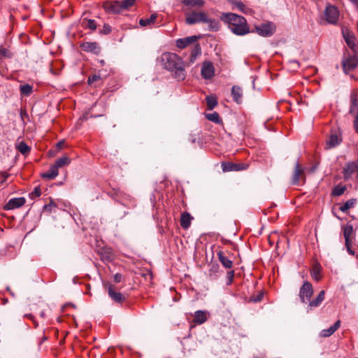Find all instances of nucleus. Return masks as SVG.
<instances>
[{
    "mask_svg": "<svg viewBox=\"0 0 358 358\" xmlns=\"http://www.w3.org/2000/svg\"><path fill=\"white\" fill-rule=\"evenodd\" d=\"M262 298H263V294L259 293L257 296H251L250 301L257 303V302L261 301L262 300Z\"/></svg>",
    "mask_w": 358,
    "mask_h": 358,
    "instance_id": "09e8293b",
    "label": "nucleus"
},
{
    "mask_svg": "<svg viewBox=\"0 0 358 358\" xmlns=\"http://www.w3.org/2000/svg\"><path fill=\"white\" fill-rule=\"evenodd\" d=\"M157 17V15L156 13H153L148 18L141 19L139 21V24L141 26L143 27L153 24L155 22Z\"/></svg>",
    "mask_w": 358,
    "mask_h": 358,
    "instance_id": "c9c22d12",
    "label": "nucleus"
},
{
    "mask_svg": "<svg viewBox=\"0 0 358 358\" xmlns=\"http://www.w3.org/2000/svg\"><path fill=\"white\" fill-rule=\"evenodd\" d=\"M160 60L164 69L170 71L174 78L178 81L185 79V62L178 55L172 52H164Z\"/></svg>",
    "mask_w": 358,
    "mask_h": 358,
    "instance_id": "f257e3e1",
    "label": "nucleus"
},
{
    "mask_svg": "<svg viewBox=\"0 0 358 358\" xmlns=\"http://www.w3.org/2000/svg\"><path fill=\"white\" fill-rule=\"evenodd\" d=\"M201 74L204 79H210L215 75V68L212 62L209 61H205L203 63Z\"/></svg>",
    "mask_w": 358,
    "mask_h": 358,
    "instance_id": "4468645a",
    "label": "nucleus"
},
{
    "mask_svg": "<svg viewBox=\"0 0 358 358\" xmlns=\"http://www.w3.org/2000/svg\"><path fill=\"white\" fill-rule=\"evenodd\" d=\"M220 275V266L217 264H213L209 270V275L212 279L217 278Z\"/></svg>",
    "mask_w": 358,
    "mask_h": 358,
    "instance_id": "f704fd0d",
    "label": "nucleus"
},
{
    "mask_svg": "<svg viewBox=\"0 0 358 358\" xmlns=\"http://www.w3.org/2000/svg\"><path fill=\"white\" fill-rule=\"evenodd\" d=\"M136 0H123L122 2L124 9H127V8L131 6Z\"/></svg>",
    "mask_w": 358,
    "mask_h": 358,
    "instance_id": "8fccbe9b",
    "label": "nucleus"
},
{
    "mask_svg": "<svg viewBox=\"0 0 358 358\" xmlns=\"http://www.w3.org/2000/svg\"><path fill=\"white\" fill-rule=\"evenodd\" d=\"M122 280V274L120 273H116L115 275H114V281L116 282V283H118L120 282H121Z\"/></svg>",
    "mask_w": 358,
    "mask_h": 358,
    "instance_id": "603ef678",
    "label": "nucleus"
},
{
    "mask_svg": "<svg viewBox=\"0 0 358 358\" xmlns=\"http://www.w3.org/2000/svg\"><path fill=\"white\" fill-rule=\"evenodd\" d=\"M255 29L257 33L264 37H269L275 31V26L273 22L262 24Z\"/></svg>",
    "mask_w": 358,
    "mask_h": 358,
    "instance_id": "9b49d317",
    "label": "nucleus"
},
{
    "mask_svg": "<svg viewBox=\"0 0 358 358\" xmlns=\"http://www.w3.org/2000/svg\"><path fill=\"white\" fill-rule=\"evenodd\" d=\"M182 3L188 8H201L205 4L204 0H182Z\"/></svg>",
    "mask_w": 358,
    "mask_h": 358,
    "instance_id": "cd10ccee",
    "label": "nucleus"
},
{
    "mask_svg": "<svg viewBox=\"0 0 358 358\" xmlns=\"http://www.w3.org/2000/svg\"><path fill=\"white\" fill-rule=\"evenodd\" d=\"M58 169L52 164L48 171L41 174V177L44 179L52 180L58 176Z\"/></svg>",
    "mask_w": 358,
    "mask_h": 358,
    "instance_id": "393cba45",
    "label": "nucleus"
},
{
    "mask_svg": "<svg viewBox=\"0 0 358 358\" xmlns=\"http://www.w3.org/2000/svg\"><path fill=\"white\" fill-rule=\"evenodd\" d=\"M103 7L107 12L112 13H119L124 9L122 2L118 1L106 3L103 5Z\"/></svg>",
    "mask_w": 358,
    "mask_h": 358,
    "instance_id": "2eb2a0df",
    "label": "nucleus"
},
{
    "mask_svg": "<svg viewBox=\"0 0 358 358\" xmlns=\"http://www.w3.org/2000/svg\"><path fill=\"white\" fill-rule=\"evenodd\" d=\"M305 180V169L299 162H296L292 176V184L294 185H297L300 183L301 181L304 182Z\"/></svg>",
    "mask_w": 358,
    "mask_h": 358,
    "instance_id": "6e6552de",
    "label": "nucleus"
},
{
    "mask_svg": "<svg viewBox=\"0 0 358 358\" xmlns=\"http://www.w3.org/2000/svg\"><path fill=\"white\" fill-rule=\"evenodd\" d=\"M41 194V190L39 187H36L34 190L29 193V196L31 199H35L38 198Z\"/></svg>",
    "mask_w": 358,
    "mask_h": 358,
    "instance_id": "c03bdc74",
    "label": "nucleus"
},
{
    "mask_svg": "<svg viewBox=\"0 0 358 358\" xmlns=\"http://www.w3.org/2000/svg\"><path fill=\"white\" fill-rule=\"evenodd\" d=\"M193 217L187 212H184L180 216V226L184 229H187L190 225Z\"/></svg>",
    "mask_w": 358,
    "mask_h": 358,
    "instance_id": "412c9836",
    "label": "nucleus"
},
{
    "mask_svg": "<svg viewBox=\"0 0 358 358\" xmlns=\"http://www.w3.org/2000/svg\"><path fill=\"white\" fill-rule=\"evenodd\" d=\"M206 100L208 110H213L217 105V100L214 96H207Z\"/></svg>",
    "mask_w": 358,
    "mask_h": 358,
    "instance_id": "4c0bfd02",
    "label": "nucleus"
},
{
    "mask_svg": "<svg viewBox=\"0 0 358 358\" xmlns=\"http://www.w3.org/2000/svg\"><path fill=\"white\" fill-rule=\"evenodd\" d=\"M341 64L343 72L348 74L358 67V57L356 55L345 57L342 59Z\"/></svg>",
    "mask_w": 358,
    "mask_h": 358,
    "instance_id": "39448f33",
    "label": "nucleus"
},
{
    "mask_svg": "<svg viewBox=\"0 0 358 358\" xmlns=\"http://www.w3.org/2000/svg\"><path fill=\"white\" fill-rule=\"evenodd\" d=\"M71 159L67 156H63L62 157H60L57 159L54 165L57 168H62L63 166H67L70 164Z\"/></svg>",
    "mask_w": 358,
    "mask_h": 358,
    "instance_id": "72a5a7b5",
    "label": "nucleus"
},
{
    "mask_svg": "<svg viewBox=\"0 0 358 358\" xmlns=\"http://www.w3.org/2000/svg\"><path fill=\"white\" fill-rule=\"evenodd\" d=\"M342 35L348 46L352 50L356 52L357 41L355 34L350 29L343 27L342 29Z\"/></svg>",
    "mask_w": 358,
    "mask_h": 358,
    "instance_id": "0eeeda50",
    "label": "nucleus"
},
{
    "mask_svg": "<svg viewBox=\"0 0 358 358\" xmlns=\"http://www.w3.org/2000/svg\"><path fill=\"white\" fill-rule=\"evenodd\" d=\"M324 295H325L324 291L322 290L319 293V294L317 295V296L316 297L315 299H314L313 301L310 300V301H308L309 302L308 308H310V310L313 309V308L318 307L322 303V302L324 301Z\"/></svg>",
    "mask_w": 358,
    "mask_h": 358,
    "instance_id": "a878e982",
    "label": "nucleus"
},
{
    "mask_svg": "<svg viewBox=\"0 0 358 358\" xmlns=\"http://www.w3.org/2000/svg\"><path fill=\"white\" fill-rule=\"evenodd\" d=\"M111 27L108 24H105L103 26V28L100 30V33L103 34H108L111 32Z\"/></svg>",
    "mask_w": 358,
    "mask_h": 358,
    "instance_id": "de8ad7c7",
    "label": "nucleus"
},
{
    "mask_svg": "<svg viewBox=\"0 0 358 358\" xmlns=\"http://www.w3.org/2000/svg\"><path fill=\"white\" fill-rule=\"evenodd\" d=\"M342 133L340 129L331 131V134L326 141L325 148L331 149L339 145L342 143Z\"/></svg>",
    "mask_w": 358,
    "mask_h": 358,
    "instance_id": "423d86ee",
    "label": "nucleus"
},
{
    "mask_svg": "<svg viewBox=\"0 0 358 358\" xmlns=\"http://www.w3.org/2000/svg\"><path fill=\"white\" fill-rule=\"evenodd\" d=\"M356 203H357L356 199H350L348 200L346 202H345L343 204H342L339 207V210L343 213H345L350 208H353Z\"/></svg>",
    "mask_w": 358,
    "mask_h": 358,
    "instance_id": "473e14b6",
    "label": "nucleus"
},
{
    "mask_svg": "<svg viewBox=\"0 0 358 358\" xmlns=\"http://www.w3.org/2000/svg\"><path fill=\"white\" fill-rule=\"evenodd\" d=\"M26 202L24 197L13 198L10 199L8 203L5 205L4 209L9 210L22 206Z\"/></svg>",
    "mask_w": 358,
    "mask_h": 358,
    "instance_id": "f3484780",
    "label": "nucleus"
},
{
    "mask_svg": "<svg viewBox=\"0 0 358 358\" xmlns=\"http://www.w3.org/2000/svg\"><path fill=\"white\" fill-rule=\"evenodd\" d=\"M217 255L218 257L219 261L224 268L231 269L233 267L232 261L224 255L223 251L219 250L217 252Z\"/></svg>",
    "mask_w": 358,
    "mask_h": 358,
    "instance_id": "4be33fe9",
    "label": "nucleus"
},
{
    "mask_svg": "<svg viewBox=\"0 0 358 358\" xmlns=\"http://www.w3.org/2000/svg\"><path fill=\"white\" fill-rule=\"evenodd\" d=\"M201 50L200 45L198 43L195 44L191 51L189 63L193 64L196 61L197 57L201 55Z\"/></svg>",
    "mask_w": 358,
    "mask_h": 358,
    "instance_id": "2f4dec72",
    "label": "nucleus"
},
{
    "mask_svg": "<svg viewBox=\"0 0 358 358\" xmlns=\"http://www.w3.org/2000/svg\"><path fill=\"white\" fill-rule=\"evenodd\" d=\"M108 289V293L109 296L116 303H122L125 298L124 296L115 290V287L111 284L106 285Z\"/></svg>",
    "mask_w": 358,
    "mask_h": 358,
    "instance_id": "dca6fc26",
    "label": "nucleus"
},
{
    "mask_svg": "<svg viewBox=\"0 0 358 358\" xmlns=\"http://www.w3.org/2000/svg\"><path fill=\"white\" fill-rule=\"evenodd\" d=\"M15 148L24 155H27L29 154L31 148L30 147L25 143L24 141H17L15 143Z\"/></svg>",
    "mask_w": 358,
    "mask_h": 358,
    "instance_id": "c85d7f7f",
    "label": "nucleus"
},
{
    "mask_svg": "<svg viewBox=\"0 0 358 358\" xmlns=\"http://www.w3.org/2000/svg\"><path fill=\"white\" fill-rule=\"evenodd\" d=\"M232 3L242 13H249L250 9L246 7V6L240 1H233Z\"/></svg>",
    "mask_w": 358,
    "mask_h": 358,
    "instance_id": "a19ab883",
    "label": "nucleus"
},
{
    "mask_svg": "<svg viewBox=\"0 0 358 358\" xmlns=\"http://www.w3.org/2000/svg\"><path fill=\"white\" fill-rule=\"evenodd\" d=\"M348 115L352 118V127L358 134V91L353 90L350 96Z\"/></svg>",
    "mask_w": 358,
    "mask_h": 358,
    "instance_id": "7ed1b4c3",
    "label": "nucleus"
},
{
    "mask_svg": "<svg viewBox=\"0 0 358 358\" xmlns=\"http://www.w3.org/2000/svg\"><path fill=\"white\" fill-rule=\"evenodd\" d=\"M0 54L1 56L7 58H10L12 57V53L5 48H0Z\"/></svg>",
    "mask_w": 358,
    "mask_h": 358,
    "instance_id": "49530a36",
    "label": "nucleus"
},
{
    "mask_svg": "<svg viewBox=\"0 0 358 358\" xmlns=\"http://www.w3.org/2000/svg\"><path fill=\"white\" fill-rule=\"evenodd\" d=\"M221 20L228 25L230 31L237 36H244L250 32V27L246 19L233 13H224Z\"/></svg>",
    "mask_w": 358,
    "mask_h": 358,
    "instance_id": "f03ea898",
    "label": "nucleus"
},
{
    "mask_svg": "<svg viewBox=\"0 0 358 358\" xmlns=\"http://www.w3.org/2000/svg\"><path fill=\"white\" fill-rule=\"evenodd\" d=\"M80 48L83 51L94 52L98 54L100 51V48L96 42H85L80 45Z\"/></svg>",
    "mask_w": 358,
    "mask_h": 358,
    "instance_id": "6ab92c4d",
    "label": "nucleus"
},
{
    "mask_svg": "<svg viewBox=\"0 0 358 358\" xmlns=\"http://www.w3.org/2000/svg\"><path fill=\"white\" fill-rule=\"evenodd\" d=\"M206 20L203 23L208 24V29L213 31H217L220 27V24L218 20L208 17V15L206 17Z\"/></svg>",
    "mask_w": 358,
    "mask_h": 358,
    "instance_id": "bb28decb",
    "label": "nucleus"
},
{
    "mask_svg": "<svg viewBox=\"0 0 358 358\" xmlns=\"http://www.w3.org/2000/svg\"><path fill=\"white\" fill-rule=\"evenodd\" d=\"M355 241H349L348 242H345V246L349 255L352 256L356 255L358 258V255H356Z\"/></svg>",
    "mask_w": 358,
    "mask_h": 358,
    "instance_id": "e433bc0d",
    "label": "nucleus"
},
{
    "mask_svg": "<svg viewBox=\"0 0 358 358\" xmlns=\"http://www.w3.org/2000/svg\"><path fill=\"white\" fill-rule=\"evenodd\" d=\"M87 83L90 85H94V87H97L102 85L103 81L100 75L94 74L88 77Z\"/></svg>",
    "mask_w": 358,
    "mask_h": 358,
    "instance_id": "c756f323",
    "label": "nucleus"
},
{
    "mask_svg": "<svg viewBox=\"0 0 358 358\" xmlns=\"http://www.w3.org/2000/svg\"><path fill=\"white\" fill-rule=\"evenodd\" d=\"M313 293V289L311 283L308 281L303 282L299 290V298L302 303H306L310 301Z\"/></svg>",
    "mask_w": 358,
    "mask_h": 358,
    "instance_id": "1a4fd4ad",
    "label": "nucleus"
},
{
    "mask_svg": "<svg viewBox=\"0 0 358 358\" xmlns=\"http://www.w3.org/2000/svg\"><path fill=\"white\" fill-rule=\"evenodd\" d=\"M20 90L22 95L28 96L32 92V86L29 84L23 85L20 86Z\"/></svg>",
    "mask_w": 358,
    "mask_h": 358,
    "instance_id": "37998d69",
    "label": "nucleus"
},
{
    "mask_svg": "<svg viewBox=\"0 0 358 358\" xmlns=\"http://www.w3.org/2000/svg\"><path fill=\"white\" fill-rule=\"evenodd\" d=\"M358 8V0H350Z\"/></svg>",
    "mask_w": 358,
    "mask_h": 358,
    "instance_id": "4d7b16f0",
    "label": "nucleus"
},
{
    "mask_svg": "<svg viewBox=\"0 0 358 358\" xmlns=\"http://www.w3.org/2000/svg\"><path fill=\"white\" fill-rule=\"evenodd\" d=\"M248 167V164L240 163L236 164L232 162H222V169L224 172L229 171H238L247 169Z\"/></svg>",
    "mask_w": 358,
    "mask_h": 358,
    "instance_id": "ddd939ff",
    "label": "nucleus"
},
{
    "mask_svg": "<svg viewBox=\"0 0 358 358\" xmlns=\"http://www.w3.org/2000/svg\"><path fill=\"white\" fill-rule=\"evenodd\" d=\"M231 95L233 100L238 104H241L243 101V90L237 85H234L231 88Z\"/></svg>",
    "mask_w": 358,
    "mask_h": 358,
    "instance_id": "aec40b11",
    "label": "nucleus"
},
{
    "mask_svg": "<svg viewBox=\"0 0 358 358\" xmlns=\"http://www.w3.org/2000/svg\"><path fill=\"white\" fill-rule=\"evenodd\" d=\"M354 173L356 174V178L358 181V159L356 161L348 163L343 171L345 180L350 179Z\"/></svg>",
    "mask_w": 358,
    "mask_h": 358,
    "instance_id": "f8f14e48",
    "label": "nucleus"
},
{
    "mask_svg": "<svg viewBox=\"0 0 358 358\" xmlns=\"http://www.w3.org/2000/svg\"><path fill=\"white\" fill-rule=\"evenodd\" d=\"M293 63L296 64L297 66L299 65V62L297 61H292Z\"/></svg>",
    "mask_w": 358,
    "mask_h": 358,
    "instance_id": "052dcab7",
    "label": "nucleus"
},
{
    "mask_svg": "<svg viewBox=\"0 0 358 358\" xmlns=\"http://www.w3.org/2000/svg\"><path fill=\"white\" fill-rule=\"evenodd\" d=\"M83 25L85 28H88L92 31H94L96 29V23L94 20L84 19L83 21Z\"/></svg>",
    "mask_w": 358,
    "mask_h": 358,
    "instance_id": "79ce46f5",
    "label": "nucleus"
},
{
    "mask_svg": "<svg viewBox=\"0 0 358 358\" xmlns=\"http://www.w3.org/2000/svg\"><path fill=\"white\" fill-rule=\"evenodd\" d=\"M27 317H28L29 318H30L31 320H34V316H33V315H27Z\"/></svg>",
    "mask_w": 358,
    "mask_h": 358,
    "instance_id": "bf43d9fd",
    "label": "nucleus"
},
{
    "mask_svg": "<svg viewBox=\"0 0 358 358\" xmlns=\"http://www.w3.org/2000/svg\"><path fill=\"white\" fill-rule=\"evenodd\" d=\"M343 236L345 242L355 241V235L354 234L353 227L351 224H347L343 228Z\"/></svg>",
    "mask_w": 358,
    "mask_h": 358,
    "instance_id": "b1692460",
    "label": "nucleus"
},
{
    "mask_svg": "<svg viewBox=\"0 0 358 358\" xmlns=\"http://www.w3.org/2000/svg\"><path fill=\"white\" fill-rule=\"evenodd\" d=\"M185 22L187 24L192 25L196 23L204 22L206 20L207 13L204 11H192L185 13Z\"/></svg>",
    "mask_w": 358,
    "mask_h": 358,
    "instance_id": "20e7f679",
    "label": "nucleus"
},
{
    "mask_svg": "<svg viewBox=\"0 0 358 358\" xmlns=\"http://www.w3.org/2000/svg\"><path fill=\"white\" fill-rule=\"evenodd\" d=\"M64 143V141H61L57 143V146L58 147V148L60 149V148H62L63 147Z\"/></svg>",
    "mask_w": 358,
    "mask_h": 358,
    "instance_id": "6e6d98bb",
    "label": "nucleus"
},
{
    "mask_svg": "<svg viewBox=\"0 0 358 358\" xmlns=\"http://www.w3.org/2000/svg\"><path fill=\"white\" fill-rule=\"evenodd\" d=\"M53 207H55V205L53 203H52V202H51V203H49V204L45 205V206H43V209H44L45 210H46V211H49V212H50V211L52 210V208Z\"/></svg>",
    "mask_w": 358,
    "mask_h": 358,
    "instance_id": "3c124183",
    "label": "nucleus"
},
{
    "mask_svg": "<svg viewBox=\"0 0 358 358\" xmlns=\"http://www.w3.org/2000/svg\"><path fill=\"white\" fill-rule=\"evenodd\" d=\"M92 116L96 117H100V116H101V114H93V113H92Z\"/></svg>",
    "mask_w": 358,
    "mask_h": 358,
    "instance_id": "13d9d810",
    "label": "nucleus"
},
{
    "mask_svg": "<svg viewBox=\"0 0 358 358\" xmlns=\"http://www.w3.org/2000/svg\"><path fill=\"white\" fill-rule=\"evenodd\" d=\"M345 190H346V187L345 186H343V185H336L334 187V189H332L331 195L334 196H341L343 194H344Z\"/></svg>",
    "mask_w": 358,
    "mask_h": 358,
    "instance_id": "ea45409f",
    "label": "nucleus"
},
{
    "mask_svg": "<svg viewBox=\"0 0 358 358\" xmlns=\"http://www.w3.org/2000/svg\"><path fill=\"white\" fill-rule=\"evenodd\" d=\"M199 38V37L196 36H192L189 37L178 39L176 41V45L179 48H185L188 45H190L192 43L196 42V41Z\"/></svg>",
    "mask_w": 358,
    "mask_h": 358,
    "instance_id": "a211bd4d",
    "label": "nucleus"
},
{
    "mask_svg": "<svg viewBox=\"0 0 358 358\" xmlns=\"http://www.w3.org/2000/svg\"><path fill=\"white\" fill-rule=\"evenodd\" d=\"M227 285H229L232 283L234 278V271L230 270L227 273Z\"/></svg>",
    "mask_w": 358,
    "mask_h": 358,
    "instance_id": "a18cd8bd",
    "label": "nucleus"
},
{
    "mask_svg": "<svg viewBox=\"0 0 358 358\" xmlns=\"http://www.w3.org/2000/svg\"><path fill=\"white\" fill-rule=\"evenodd\" d=\"M313 277L316 280H320V277L318 276V273H317V272H316V271H314V272H313Z\"/></svg>",
    "mask_w": 358,
    "mask_h": 358,
    "instance_id": "5fc2aeb1",
    "label": "nucleus"
},
{
    "mask_svg": "<svg viewBox=\"0 0 358 358\" xmlns=\"http://www.w3.org/2000/svg\"><path fill=\"white\" fill-rule=\"evenodd\" d=\"M97 106H100V107L102 108L103 112L104 111V109H103V104H102V103H95L92 106V108H91V110H92V113H93V110H94L95 108H96Z\"/></svg>",
    "mask_w": 358,
    "mask_h": 358,
    "instance_id": "864d4df0",
    "label": "nucleus"
},
{
    "mask_svg": "<svg viewBox=\"0 0 358 358\" xmlns=\"http://www.w3.org/2000/svg\"><path fill=\"white\" fill-rule=\"evenodd\" d=\"M206 117L215 123L219 124L222 122V120L220 117V115L217 112H213L212 113L206 114Z\"/></svg>",
    "mask_w": 358,
    "mask_h": 358,
    "instance_id": "58836bf2",
    "label": "nucleus"
},
{
    "mask_svg": "<svg viewBox=\"0 0 358 358\" xmlns=\"http://www.w3.org/2000/svg\"><path fill=\"white\" fill-rule=\"evenodd\" d=\"M207 320V317L205 311L197 310L194 313V322L196 324H201Z\"/></svg>",
    "mask_w": 358,
    "mask_h": 358,
    "instance_id": "7c9ffc66",
    "label": "nucleus"
},
{
    "mask_svg": "<svg viewBox=\"0 0 358 358\" xmlns=\"http://www.w3.org/2000/svg\"><path fill=\"white\" fill-rule=\"evenodd\" d=\"M340 326H341V321L337 320L334 324V325H332L329 328L322 330L320 334V336L327 338V337L331 336L340 327Z\"/></svg>",
    "mask_w": 358,
    "mask_h": 358,
    "instance_id": "5701e85b",
    "label": "nucleus"
},
{
    "mask_svg": "<svg viewBox=\"0 0 358 358\" xmlns=\"http://www.w3.org/2000/svg\"><path fill=\"white\" fill-rule=\"evenodd\" d=\"M339 11L338 8L333 5L327 6L324 10L325 20L332 24H336L339 18Z\"/></svg>",
    "mask_w": 358,
    "mask_h": 358,
    "instance_id": "9d476101",
    "label": "nucleus"
}]
</instances>
